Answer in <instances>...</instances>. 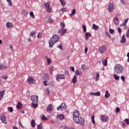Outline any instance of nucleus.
<instances>
[{"label": "nucleus", "mask_w": 129, "mask_h": 129, "mask_svg": "<svg viewBox=\"0 0 129 129\" xmlns=\"http://www.w3.org/2000/svg\"><path fill=\"white\" fill-rule=\"evenodd\" d=\"M59 41V36L57 35H54L49 39L48 44L50 48H52L55 44V43H57Z\"/></svg>", "instance_id": "1"}, {"label": "nucleus", "mask_w": 129, "mask_h": 129, "mask_svg": "<svg viewBox=\"0 0 129 129\" xmlns=\"http://www.w3.org/2000/svg\"><path fill=\"white\" fill-rule=\"evenodd\" d=\"M74 121L76 123L80 124V125H82L83 126V125H84V118H83V117H82L81 116L74 119Z\"/></svg>", "instance_id": "2"}, {"label": "nucleus", "mask_w": 129, "mask_h": 129, "mask_svg": "<svg viewBox=\"0 0 129 129\" xmlns=\"http://www.w3.org/2000/svg\"><path fill=\"white\" fill-rule=\"evenodd\" d=\"M114 70L115 73L118 74L122 73V71H123V67L119 64H115L114 67Z\"/></svg>", "instance_id": "3"}, {"label": "nucleus", "mask_w": 129, "mask_h": 129, "mask_svg": "<svg viewBox=\"0 0 129 129\" xmlns=\"http://www.w3.org/2000/svg\"><path fill=\"white\" fill-rule=\"evenodd\" d=\"M27 83L29 84H35L36 83V80L31 76H28L27 80Z\"/></svg>", "instance_id": "4"}, {"label": "nucleus", "mask_w": 129, "mask_h": 129, "mask_svg": "<svg viewBox=\"0 0 129 129\" xmlns=\"http://www.w3.org/2000/svg\"><path fill=\"white\" fill-rule=\"evenodd\" d=\"M67 108L66 104L64 103H62L59 106L57 107V110H61V111H63V110H66Z\"/></svg>", "instance_id": "5"}, {"label": "nucleus", "mask_w": 129, "mask_h": 129, "mask_svg": "<svg viewBox=\"0 0 129 129\" xmlns=\"http://www.w3.org/2000/svg\"><path fill=\"white\" fill-rule=\"evenodd\" d=\"M99 51L101 54H104L106 52V46L105 45H101L99 48Z\"/></svg>", "instance_id": "6"}, {"label": "nucleus", "mask_w": 129, "mask_h": 129, "mask_svg": "<svg viewBox=\"0 0 129 129\" xmlns=\"http://www.w3.org/2000/svg\"><path fill=\"white\" fill-rule=\"evenodd\" d=\"M31 100H32L33 103H38V101H39V99L38 96L32 95L31 97Z\"/></svg>", "instance_id": "7"}, {"label": "nucleus", "mask_w": 129, "mask_h": 129, "mask_svg": "<svg viewBox=\"0 0 129 129\" xmlns=\"http://www.w3.org/2000/svg\"><path fill=\"white\" fill-rule=\"evenodd\" d=\"M56 81H60V79H65V75L64 74H57L55 76Z\"/></svg>", "instance_id": "8"}, {"label": "nucleus", "mask_w": 129, "mask_h": 129, "mask_svg": "<svg viewBox=\"0 0 129 129\" xmlns=\"http://www.w3.org/2000/svg\"><path fill=\"white\" fill-rule=\"evenodd\" d=\"M73 119L80 117V113L78 110H75L73 113Z\"/></svg>", "instance_id": "9"}, {"label": "nucleus", "mask_w": 129, "mask_h": 129, "mask_svg": "<svg viewBox=\"0 0 129 129\" xmlns=\"http://www.w3.org/2000/svg\"><path fill=\"white\" fill-rule=\"evenodd\" d=\"M100 118L102 121H104L105 122H107V121H108V116L105 115H101Z\"/></svg>", "instance_id": "10"}, {"label": "nucleus", "mask_w": 129, "mask_h": 129, "mask_svg": "<svg viewBox=\"0 0 129 129\" xmlns=\"http://www.w3.org/2000/svg\"><path fill=\"white\" fill-rule=\"evenodd\" d=\"M114 9V4H113V3H110L108 7V11H109V13H111V12L113 11Z\"/></svg>", "instance_id": "11"}, {"label": "nucleus", "mask_w": 129, "mask_h": 129, "mask_svg": "<svg viewBox=\"0 0 129 129\" xmlns=\"http://www.w3.org/2000/svg\"><path fill=\"white\" fill-rule=\"evenodd\" d=\"M0 119L3 122V123L7 124V117L5 116L4 114H2L0 115Z\"/></svg>", "instance_id": "12"}, {"label": "nucleus", "mask_w": 129, "mask_h": 129, "mask_svg": "<svg viewBox=\"0 0 129 129\" xmlns=\"http://www.w3.org/2000/svg\"><path fill=\"white\" fill-rule=\"evenodd\" d=\"M58 32L61 34V36H63L64 34H66V33H67V29L61 28L60 30L58 31Z\"/></svg>", "instance_id": "13"}, {"label": "nucleus", "mask_w": 129, "mask_h": 129, "mask_svg": "<svg viewBox=\"0 0 129 129\" xmlns=\"http://www.w3.org/2000/svg\"><path fill=\"white\" fill-rule=\"evenodd\" d=\"M8 66L5 64L0 63V70H7Z\"/></svg>", "instance_id": "14"}, {"label": "nucleus", "mask_w": 129, "mask_h": 129, "mask_svg": "<svg viewBox=\"0 0 129 129\" xmlns=\"http://www.w3.org/2000/svg\"><path fill=\"white\" fill-rule=\"evenodd\" d=\"M6 27L8 29H12L14 27V25L12 22H7L6 23Z\"/></svg>", "instance_id": "15"}, {"label": "nucleus", "mask_w": 129, "mask_h": 129, "mask_svg": "<svg viewBox=\"0 0 129 129\" xmlns=\"http://www.w3.org/2000/svg\"><path fill=\"white\" fill-rule=\"evenodd\" d=\"M89 37H91V33L90 32H86L85 35V41H87V40H88Z\"/></svg>", "instance_id": "16"}, {"label": "nucleus", "mask_w": 129, "mask_h": 129, "mask_svg": "<svg viewBox=\"0 0 129 129\" xmlns=\"http://www.w3.org/2000/svg\"><path fill=\"white\" fill-rule=\"evenodd\" d=\"M6 92V90H3L2 91H0V101H1L3 97H4V95H5V93Z\"/></svg>", "instance_id": "17"}, {"label": "nucleus", "mask_w": 129, "mask_h": 129, "mask_svg": "<svg viewBox=\"0 0 129 129\" xmlns=\"http://www.w3.org/2000/svg\"><path fill=\"white\" fill-rule=\"evenodd\" d=\"M57 118L59 119V120H63L65 118V116L63 114H59L57 115Z\"/></svg>", "instance_id": "18"}, {"label": "nucleus", "mask_w": 129, "mask_h": 129, "mask_svg": "<svg viewBox=\"0 0 129 129\" xmlns=\"http://www.w3.org/2000/svg\"><path fill=\"white\" fill-rule=\"evenodd\" d=\"M47 112H51V110H53V107L51 104H50L46 109Z\"/></svg>", "instance_id": "19"}, {"label": "nucleus", "mask_w": 129, "mask_h": 129, "mask_svg": "<svg viewBox=\"0 0 129 129\" xmlns=\"http://www.w3.org/2000/svg\"><path fill=\"white\" fill-rule=\"evenodd\" d=\"M113 22L115 25H118L119 24V20L117 18V17H116L113 19Z\"/></svg>", "instance_id": "20"}, {"label": "nucleus", "mask_w": 129, "mask_h": 129, "mask_svg": "<svg viewBox=\"0 0 129 129\" xmlns=\"http://www.w3.org/2000/svg\"><path fill=\"white\" fill-rule=\"evenodd\" d=\"M126 41V39H125V35L123 34L122 36L120 42V43H122V44H124Z\"/></svg>", "instance_id": "21"}, {"label": "nucleus", "mask_w": 129, "mask_h": 129, "mask_svg": "<svg viewBox=\"0 0 129 129\" xmlns=\"http://www.w3.org/2000/svg\"><path fill=\"white\" fill-rule=\"evenodd\" d=\"M43 78L44 80H50V77H49V75H48V74H44Z\"/></svg>", "instance_id": "22"}, {"label": "nucleus", "mask_w": 129, "mask_h": 129, "mask_svg": "<svg viewBox=\"0 0 129 129\" xmlns=\"http://www.w3.org/2000/svg\"><path fill=\"white\" fill-rule=\"evenodd\" d=\"M92 29L93 30H95V31H97L98 29H99V26L95 25V24H93L92 25Z\"/></svg>", "instance_id": "23"}, {"label": "nucleus", "mask_w": 129, "mask_h": 129, "mask_svg": "<svg viewBox=\"0 0 129 129\" xmlns=\"http://www.w3.org/2000/svg\"><path fill=\"white\" fill-rule=\"evenodd\" d=\"M102 63L104 66H107V60L105 58H102Z\"/></svg>", "instance_id": "24"}, {"label": "nucleus", "mask_w": 129, "mask_h": 129, "mask_svg": "<svg viewBox=\"0 0 129 129\" xmlns=\"http://www.w3.org/2000/svg\"><path fill=\"white\" fill-rule=\"evenodd\" d=\"M45 59H46L47 64L48 65H50V64H51V63H52V60H51V59H50V58H48V56H45Z\"/></svg>", "instance_id": "25"}, {"label": "nucleus", "mask_w": 129, "mask_h": 129, "mask_svg": "<svg viewBox=\"0 0 129 129\" xmlns=\"http://www.w3.org/2000/svg\"><path fill=\"white\" fill-rule=\"evenodd\" d=\"M44 5L45 9H47V8H49L51 6V4H50V2H49L44 3Z\"/></svg>", "instance_id": "26"}, {"label": "nucleus", "mask_w": 129, "mask_h": 129, "mask_svg": "<svg viewBox=\"0 0 129 129\" xmlns=\"http://www.w3.org/2000/svg\"><path fill=\"white\" fill-rule=\"evenodd\" d=\"M128 21V18H127L124 20V22L122 23V24H121L120 25V27H122L123 26H125L126 25V23H127V21Z\"/></svg>", "instance_id": "27"}, {"label": "nucleus", "mask_w": 129, "mask_h": 129, "mask_svg": "<svg viewBox=\"0 0 129 129\" xmlns=\"http://www.w3.org/2000/svg\"><path fill=\"white\" fill-rule=\"evenodd\" d=\"M16 107L17 108H18V109H21L22 108V103H21V102L18 101Z\"/></svg>", "instance_id": "28"}, {"label": "nucleus", "mask_w": 129, "mask_h": 129, "mask_svg": "<svg viewBox=\"0 0 129 129\" xmlns=\"http://www.w3.org/2000/svg\"><path fill=\"white\" fill-rule=\"evenodd\" d=\"M73 83H76L77 82V76L75 75L72 79Z\"/></svg>", "instance_id": "29"}, {"label": "nucleus", "mask_w": 129, "mask_h": 129, "mask_svg": "<svg viewBox=\"0 0 129 129\" xmlns=\"http://www.w3.org/2000/svg\"><path fill=\"white\" fill-rule=\"evenodd\" d=\"M36 126V121H35V120L32 119L31 120V126L32 127H35Z\"/></svg>", "instance_id": "30"}, {"label": "nucleus", "mask_w": 129, "mask_h": 129, "mask_svg": "<svg viewBox=\"0 0 129 129\" xmlns=\"http://www.w3.org/2000/svg\"><path fill=\"white\" fill-rule=\"evenodd\" d=\"M110 96V94L108 93V91L106 90L105 92V98H108Z\"/></svg>", "instance_id": "31"}, {"label": "nucleus", "mask_w": 129, "mask_h": 129, "mask_svg": "<svg viewBox=\"0 0 129 129\" xmlns=\"http://www.w3.org/2000/svg\"><path fill=\"white\" fill-rule=\"evenodd\" d=\"M61 6L63 7L66 6V2H65V0H59Z\"/></svg>", "instance_id": "32"}, {"label": "nucleus", "mask_w": 129, "mask_h": 129, "mask_svg": "<svg viewBox=\"0 0 129 129\" xmlns=\"http://www.w3.org/2000/svg\"><path fill=\"white\" fill-rule=\"evenodd\" d=\"M41 117V119H42V120H47L48 119L47 118H46V116H45V115L42 114L40 116Z\"/></svg>", "instance_id": "33"}, {"label": "nucleus", "mask_w": 129, "mask_h": 129, "mask_svg": "<svg viewBox=\"0 0 129 129\" xmlns=\"http://www.w3.org/2000/svg\"><path fill=\"white\" fill-rule=\"evenodd\" d=\"M46 10V13H51L52 12V8L51 7H48L47 8H45Z\"/></svg>", "instance_id": "34"}, {"label": "nucleus", "mask_w": 129, "mask_h": 129, "mask_svg": "<svg viewBox=\"0 0 129 129\" xmlns=\"http://www.w3.org/2000/svg\"><path fill=\"white\" fill-rule=\"evenodd\" d=\"M75 74H76V75L79 76V75H81V74H82V73H81V72H80L79 70H77L75 71Z\"/></svg>", "instance_id": "35"}, {"label": "nucleus", "mask_w": 129, "mask_h": 129, "mask_svg": "<svg viewBox=\"0 0 129 129\" xmlns=\"http://www.w3.org/2000/svg\"><path fill=\"white\" fill-rule=\"evenodd\" d=\"M21 14L24 16H27V15H28V12H27L26 10H23L21 12Z\"/></svg>", "instance_id": "36"}, {"label": "nucleus", "mask_w": 129, "mask_h": 129, "mask_svg": "<svg viewBox=\"0 0 129 129\" xmlns=\"http://www.w3.org/2000/svg\"><path fill=\"white\" fill-rule=\"evenodd\" d=\"M76 13V10L75 9H74L72 11L71 14H69L70 16H74L75 14Z\"/></svg>", "instance_id": "37"}, {"label": "nucleus", "mask_w": 129, "mask_h": 129, "mask_svg": "<svg viewBox=\"0 0 129 129\" xmlns=\"http://www.w3.org/2000/svg\"><path fill=\"white\" fill-rule=\"evenodd\" d=\"M1 78L2 79H4V80H7V79H8V76L6 75H2Z\"/></svg>", "instance_id": "38"}, {"label": "nucleus", "mask_w": 129, "mask_h": 129, "mask_svg": "<svg viewBox=\"0 0 129 129\" xmlns=\"http://www.w3.org/2000/svg\"><path fill=\"white\" fill-rule=\"evenodd\" d=\"M37 129H43V124L42 122H40V123L37 125Z\"/></svg>", "instance_id": "39"}, {"label": "nucleus", "mask_w": 129, "mask_h": 129, "mask_svg": "<svg viewBox=\"0 0 129 129\" xmlns=\"http://www.w3.org/2000/svg\"><path fill=\"white\" fill-rule=\"evenodd\" d=\"M114 78L115 79V80H119V76L116 74L114 75Z\"/></svg>", "instance_id": "40"}, {"label": "nucleus", "mask_w": 129, "mask_h": 129, "mask_svg": "<svg viewBox=\"0 0 129 129\" xmlns=\"http://www.w3.org/2000/svg\"><path fill=\"white\" fill-rule=\"evenodd\" d=\"M31 104L33 107H34V108H36V107H38V103H32Z\"/></svg>", "instance_id": "41"}, {"label": "nucleus", "mask_w": 129, "mask_h": 129, "mask_svg": "<svg viewBox=\"0 0 129 129\" xmlns=\"http://www.w3.org/2000/svg\"><path fill=\"white\" fill-rule=\"evenodd\" d=\"M47 22H48L49 23H53V19H52V18H51V17L49 16L47 20Z\"/></svg>", "instance_id": "42"}, {"label": "nucleus", "mask_w": 129, "mask_h": 129, "mask_svg": "<svg viewBox=\"0 0 129 129\" xmlns=\"http://www.w3.org/2000/svg\"><path fill=\"white\" fill-rule=\"evenodd\" d=\"M60 27H61V29H64L65 28V23H60Z\"/></svg>", "instance_id": "43"}, {"label": "nucleus", "mask_w": 129, "mask_h": 129, "mask_svg": "<svg viewBox=\"0 0 129 129\" xmlns=\"http://www.w3.org/2000/svg\"><path fill=\"white\" fill-rule=\"evenodd\" d=\"M30 16L31 18H32V19H35V15H34V13H33V12H31L30 13Z\"/></svg>", "instance_id": "44"}, {"label": "nucleus", "mask_w": 129, "mask_h": 129, "mask_svg": "<svg viewBox=\"0 0 129 129\" xmlns=\"http://www.w3.org/2000/svg\"><path fill=\"white\" fill-rule=\"evenodd\" d=\"M100 91H98L96 93H94V95L95 96H100Z\"/></svg>", "instance_id": "45"}, {"label": "nucleus", "mask_w": 129, "mask_h": 129, "mask_svg": "<svg viewBox=\"0 0 129 129\" xmlns=\"http://www.w3.org/2000/svg\"><path fill=\"white\" fill-rule=\"evenodd\" d=\"M8 110L9 111H10V112H13V111H14V109L12 107H9L8 108Z\"/></svg>", "instance_id": "46"}, {"label": "nucleus", "mask_w": 129, "mask_h": 129, "mask_svg": "<svg viewBox=\"0 0 129 129\" xmlns=\"http://www.w3.org/2000/svg\"><path fill=\"white\" fill-rule=\"evenodd\" d=\"M87 68V67L85 64H82L81 66V69H83V70H85Z\"/></svg>", "instance_id": "47"}, {"label": "nucleus", "mask_w": 129, "mask_h": 129, "mask_svg": "<svg viewBox=\"0 0 129 129\" xmlns=\"http://www.w3.org/2000/svg\"><path fill=\"white\" fill-rule=\"evenodd\" d=\"M82 27H83V30L84 33H86V26L83 25Z\"/></svg>", "instance_id": "48"}, {"label": "nucleus", "mask_w": 129, "mask_h": 129, "mask_svg": "<svg viewBox=\"0 0 129 129\" xmlns=\"http://www.w3.org/2000/svg\"><path fill=\"white\" fill-rule=\"evenodd\" d=\"M45 93H46V94L49 95L50 94V93H51V92H50V91H49V89H46L45 90Z\"/></svg>", "instance_id": "49"}, {"label": "nucleus", "mask_w": 129, "mask_h": 129, "mask_svg": "<svg viewBox=\"0 0 129 129\" xmlns=\"http://www.w3.org/2000/svg\"><path fill=\"white\" fill-rule=\"evenodd\" d=\"M126 38H129V28H128L127 30V32L126 33Z\"/></svg>", "instance_id": "50"}, {"label": "nucleus", "mask_w": 129, "mask_h": 129, "mask_svg": "<svg viewBox=\"0 0 129 129\" xmlns=\"http://www.w3.org/2000/svg\"><path fill=\"white\" fill-rule=\"evenodd\" d=\"M34 35H36V32L35 31H34L33 32H31L30 33V37H33V36H34Z\"/></svg>", "instance_id": "51"}, {"label": "nucleus", "mask_w": 129, "mask_h": 129, "mask_svg": "<svg viewBox=\"0 0 129 129\" xmlns=\"http://www.w3.org/2000/svg\"><path fill=\"white\" fill-rule=\"evenodd\" d=\"M124 121L127 124H129V119H125Z\"/></svg>", "instance_id": "52"}, {"label": "nucleus", "mask_w": 129, "mask_h": 129, "mask_svg": "<svg viewBox=\"0 0 129 129\" xmlns=\"http://www.w3.org/2000/svg\"><path fill=\"white\" fill-rule=\"evenodd\" d=\"M109 33L110 34H113L114 33V30L113 29H110L109 30Z\"/></svg>", "instance_id": "53"}, {"label": "nucleus", "mask_w": 129, "mask_h": 129, "mask_svg": "<svg viewBox=\"0 0 129 129\" xmlns=\"http://www.w3.org/2000/svg\"><path fill=\"white\" fill-rule=\"evenodd\" d=\"M8 5L10 7H13V3L12 1L8 2Z\"/></svg>", "instance_id": "54"}, {"label": "nucleus", "mask_w": 129, "mask_h": 129, "mask_svg": "<svg viewBox=\"0 0 129 129\" xmlns=\"http://www.w3.org/2000/svg\"><path fill=\"white\" fill-rule=\"evenodd\" d=\"M120 78H121V80L123 81V82H124V81L125 80L124 76H121Z\"/></svg>", "instance_id": "55"}, {"label": "nucleus", "mask_w": 129, "mask_h": 129, "mask_svg": "<svg viewBox=\"0 0 129 129\" xmlns=\"http://www.w3.org/2000/svg\"><path fill=\"white\" fill-rule=\"evenodd\" d=\"M105 34L107 37H109V38H110V35L109 34L108 32H106Z\"/></svg>", "instance_id": "56"}, {"label": "nucleus", "mask_w": 129, "mask_h": 129, "mask_svg": "<svg viewBox=\"0 0 129 129\" xmlns=\"http://www.w3.org/2000/svg\"><path fill=\"white\" fill-rule=\"evenodd\" d=\"M41 36V33H40V32H39V33H38V35H37V38H38V39H40Z\"/></svg>", "instance_id": "57"}, {"label": "nucleus", "mask_w": 129, "mask_h": 129, "mask_svg": "<svg viewBox=\"0 0 129 129\" xmlns=\"http://www.w3.org/2000/svg\"><path fill=\"white\" fill-rule=\"evenodd\" d=\"M119 110H120L119 108L117 107V108H116L115 112H116V113H117V112H119Z\"/></svg>", "instance_id": "58"}, {"label": "nucleus", "mask_w": 129, "mask_h": 129, "mask_svg": "<svg viewBox=\"0 0 129 129\" xmlns=\"http://www.w3.org/2000/svg\"><path fill=\"white\" fill-rule=\"evenodd\" d=\"M43 85H44L45 86H47V80H45L44 81H43Z\"/></svg>", "instance_id": "59"}, {"label": "nucleus", "mask_w": 129, "mask_h": 129, "mask_svg": "<svg viewBox=\"0 0 129 129\" xmlns=\"http://www.w3.org/2000/svg\"><path fill=\"white\" fill-rule=\"evenodd\" d=\"M70 69L72 70V71H73V72H74L75 71V69H74V67H70Z\"/></svg>", "instance_id": "60"}, {"label": "nucleus", "mask_w": 129, "mask_h": 129, "mask_svg": "<svg viewBox=\"0 0 129 129\" xmlns=\"http://www.w3.org/2000/svg\"><path fill=\"white\" fill-rule=\"evenodd\" d=\"M118 32L119 34L121 33V29L119 27L118 28Z\"/></svg>", "instance_id": "61"}, {"label": "nucleus", "mask_w": 129, "mask_h": 129, "mask_svg": "<svg viewBox=\"0 0 129 129\" xmlns=\"http://www.w3.org/2000/svg\"><path fill=\"white\" fill-rule=\"evenodd\" d=\"M58 48H59V49H60V50H63V46L62 45L58 46Z\"/></svg>", "instance_id": "62"}, {"label": "nucleus", "mask_w": 129, "mask_h": 129, "mask_svg": "<svg viewBox=\"0 0 129 129\" xmlns=\"http://www.w3.org/2000/svg\"><path fill=\"white\" fill-rule=\"evenodd\" d=\"M87 51H88V48L87 47H85V53L86 54L87 53Z\"/></svg>", "instance_id": "63"}, {"label": "nucleus", "mask_w": 129, "mask_h": 129, "mask_svg": "<svg viewBox=\"0 0 129 129\" xmlns=\"http://www.w3.org/2000/svg\"><path fill=\"white\" fill-rule=\"evenodd\" d=\"M61 12H65L66 11V8H63L61 9Z\"/></svg>", "instance_id": "64"}]
</instances>
